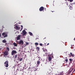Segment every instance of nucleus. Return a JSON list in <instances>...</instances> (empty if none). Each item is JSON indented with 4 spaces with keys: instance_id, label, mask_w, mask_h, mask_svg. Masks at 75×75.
I'll return each instance as SVG.
<instances>
[{
    "instance_id": "1a4fd4ad",
    "label": "nucleus",
    "mask_w": 75,
    "mask_h": 75,
    "mask_svg": "<svg viewBox=\"0 0 75 75\" xmlns=\"http://www.w3.org/2000/svg\"><path fill=\"white\" fill-rule=\"evenodd\" d=\"M48 60H49V61H51V57H49Z\"/></svg>"
},
{
    "instance_id": "f8f14e48",
    "label": "nucleus",
    "mask_w": 75,
    "mask_h": 75,
    "mask_svg": "<svg viewBox=\"0 0 75 75\" xmlns=\"http://www.w3.org/2000/svg\"><path fill=\"white\" fill-rule=\"evenodd\" d=\"M36 50H37V51H39L40 50V48H39V47H37L36 48Z\"/></svg>"
},
{
    "instance_id": "49530a36",
    "label": "nucleus",
    "mask_w": 75,
    "mask_h": 75,
    "mask_svg": "<svg viewBox=\"0 0 75 75\" xmlns=\"http://www.w3.org/2000/svg\"><path fill=\"white\" fill-rule=\"evenodd\" d=\"M71 45V46H72V45Z\"/></svg>"
},
{
    "instance_id": "0eeeda50",
    "label": "nucleus",
    "mask_w": 75,
    "mask_h": 75,
    "mask_svg": "<svg viewBox=\"0 0 75 75\" xmlns=\"http://www.w3.org/2000/svg\"><path fill=\"white\" fill-rule=\"evenodd\" d=\"M22 33H23V35H25L26 34V31L25 30H23L22 31Z\"/></svg>"
},
{
    "instance_id": "aec40b11",
    "label": "nucleus",
    "mask_w": 75,
    "mask_h": 75,
    "mask_svg": "<svg viewBox=\"0 0 75 75\" xmlns=\"http://www.w3.org/2000/svg\"><path fill=\"white\" fill-rule=\"evenodd\" d=\"M43 52H45V49H43Z\"/></svg>"
},
{
    "instance_id": "7ed1b4c3",
    "label": "nucleus",
    "mask_w": 75,
    "mask_h": 75,
    "mask_svg": "<svg viewBox=\"0 0 75 75\" xmlns=\"http://www.w3.org/2000/svg\"><path fill=\"white\" fill-rule=\"evenodd\" d=\"M14 28H15V29H16L17 30H20V27L16 25V27H14Z\"/></svg>"
},
{
    "instance_id": "c03bdc74",
    "label": "nucleus",
    "mask_w": 75,
    "mask_h": 75,
    "mask_svg": "<svg viewBox=\"0 0 75 75\" xmlns=\"http://www.w3.org/2000/svg\"><path fill=\"white\" fill-rule=\"evenodd\" d=\"M67 6H68V4L67 3Z\"/></svg>"
},
{
    "instance_id": "b1692460",
    "label": "nucleus",
    "mask_w": 75,
    "mask_h": 75,
    "mask_svg": "<svg viewBox=\"0 0 75 75\" xmlns=\"http://www.w3.org/2000/svg\"><path fill=\"white\" fill-rule=\"evenodd\" d=\"M69 60L70 61H72V59H69Z\"/></svg>"
},
{
    "instance_id": "7c9ffc66",
    "label": "nucleus",
    "mask_w": 75,
    "mask_h": 75,
    "mask_svg": "<svg viewBox=\"0 0 75 75\" xmlns=\"http://www.w3.org/2000/svg\"><path fill=\"white\" fill-rule=\"evenodd\" d=\"M23 28H22L21 29V30H20V31H21L22 30H23Z\"/></svg>"
},
{
    "instance_id": "f704fd0d",
    "label": "nucleus",
    "mask_w": 75,
    "mask_h": 75,
    "mask_svg": "<svg viewBox=\"0 0 75 75\" xmlns=\"http://www.w3.org/2000/svg\"><path fill=\"white\" fill-rule=\"evenodd\" d=\"M74 71H75V69H74V70L73 71V72H74Z\"/></svg>"
},
{
    "instance_id": "a19ab883",
    "label": "nucleus",
    "mask_w": 75,
    "mask_h": 75,
    "mask_svg": "<svg viewBox=\"0 0 75 75\" xmlns=\"http://www.w3.org/2000/svg\"><path fill=\"white\" fill-rule=\"evenodd\" d=\"M37 39H38V38H37V39H36V40H37Z\"/></svg>"
},
{
    "instance_id": "a211bd4d",
    "label": "nucleus",
    "mask_w": 75,
    "mask_h": 75,
    "mask_svg": "<svg viewBox=\"0 0 75 75\" xmlns=\"http://www.w3.org/2000/svg\"><path fill=\"white\" fill-rule=\"evenodd\" d=\"M63 71H62V72H61L60 73V75H63V74H63Z\"/></svg>"
},
{
    "instance_id": "423d86ee",
    "label": "nucleus",
    "mask_w": 75,
    "mask_h": 75,
    "mask_svg": "<svg viewBox=\"0 0 75 75\" xmlns=\"http://www.w3.org/2000/svg\"><path fill=\"white\" fill-rule=\"evenodd\" d=\"M20 37H21V35H18V37H17V40H20Z\"/></svg>"
},
{
    "instance_id": "c85d7f7f",
    "label": "nucleus",
    "mask_w": 75,
    "mask_h": 75,
    "mask_svg": "<svg viewBox=\"0 0 75 75\" xmlns=\"http://www.w3.org/2000/svg\"><path fill=\"white\" fill-rule=\"evenodd\" d=\"M26 45H28V43L27 42H26Z\"/></svg>"
},
{
    "instance_id": "79ce46f5",
    "label": "nucleus",
    "mask_w": 75,
    "mask_h": 75,
    "mask_svg": "<svg viewBox=\"0 0 75 75\" xmlns=\"http://www.w3.org/2000/svg\"><path fill=\"white\" fill-rule=\"evenodd\" d=\"M45 11H46V8H45Z\"/></svg>"
},
{
    "instance_id": "2eb2a0df",
    "label": "nucleus",
    "mask_w": 75,
    "mask_h": 75,
    "mask_svg": "<svg viewBox=\"0 0 75 75\" xmlns=\"http://www.w3.org/2000/svg\"><path fill=\"white\" fill-rule=\"evenodd\" d=\"M29 34L31 35V36L33 35V33H32L31 32H29Z\"/></svg>"
},
{
    "instance_id": "bb28decb",
    "label": "nucleus",
    "mask_w": 75,
    "mask_h": 75,
    "mask_svg": "<svg viewBox=\"0 0 75 75\" xmlns=\"http://www.w3.org/2000/svg\"><path fill=\"white\" fill-rule=\"evenodd\" d=\"M16 33H18V34H19V32H18V31H16V33Z\"/></svg>"
},
{
    "instance_id": "37998d69",
    "label": "nucleus",
    "mask_w": 75,
    "mask_h": 75,
    "mask_svg": "<svg viewBox=\"0 0 75 75\" xmlns=\"http://www.w3.org/2000/svg\"><path fill=\"white\" fill-rule=\"evenodd\" d=\"M74 40L75 41V38H74Z\"/></svg>"
},
{
    "instance_id": "39448f33",
    "label": "nucleus",
    "mask_w": 75,
    "mask_h": 75,
    "mask_svg": "<svg viewBox=\"0 0 75 75\" xmlns=\"http://www.w3.org/2000/svg\"><path fill=\"white\" fill-rule=\"evenodd\" d=\"M44 7L42 6L40 8H39V10L40 11H43L44 10Z\"/></svg>"
},
{
    "instance_id": "473e14b6",
    "label": "nucleus",
    "mask_w": 75,
    "mask_h": 75,
    "mask_svg": "<svg viewBox=\"0 0 75 75\" xmlns=\"http://www.w3.org/2000/svg\"><path fill=\"white\" fill-rule=\"evenodd\" d=\"M21 28H23V26L22 25H21Z\"/></svg>"
},
{
    "instance_id": "f03ea898",
    "label": "nucleus",
    "mask_w": 75,
    "mask_h": 75,
    "mask_svg": "<svg viewBox=\"0 0 75 75\" xmlns=\"http://www.w3.org/2000/svg\"><path fill=\"white\" fill-rule=\"evenodd\" d=\"M15 54H17V52L16 50H13L11 52V55H13Z\"/></svg>"
},
{
    "instance_id": "e433bc0d",
    "label": "nucleus",
    "mask_w": 75,
    "mask_h": 75,
    "mask_svg": "<svg viewBox=\"0 0 75 75\" xmlns=\"http://www.w3.org/2000/svg\"><path fill=\"white\" fill-rule=\"evenodd\" d=\"M1 33H0V37H1Z\"/></svg>"
},
{
    "instance_id": "4be33fe9",
    "label": "nucleus",
    "mask_w": 75,
    "mask_h": 75,
    "mask_svg": "<svg viewBox=\"0 0 75 75\" xmlns=\"http://www.w3.org/2000/svg\"><path fill=\"white\" fill-rule=\"evenodd\" d=\"M7 37V35H6L4 36V38H5L6 37Z\"/></svg>"
},
{
    "instance_id": "f257e3e1",
    "label": "nucleus",
    "mask_w": 75,
    "mask_h": 75,
    "mask_svg": "<svg viewBox=\"0 0 75 75\" xmlns=\"http://www.w3.org/2000/svg\"><path fill=\"white\" fill-rule=\"evenodd\" d=\"M4 64L5 65V67L6 68H8V60H6L5 62L4 63Z\"/></svg>"
},
{
    "instance_id": "f3484780",
    "label": "nucleus",
    "mask_w": 75,
    "mask_h": 75,
    "mask_svg": "<svg viewBox=\"0 0 75 75\" xmlns=\"http://www.w3.org/2000/svg\"><path fill=\"white\" fill-rule=\"evenodd\" d=\"M35 45H38V43L37 42H36L35 43Z\"/></svg>"
},
{
    "instance_id": "6e6552de",
    "label": "nucleus",
    "mask_w": 75,
    "mask_h": 75,
    "mask_svg": "<svg viewBox=\"0 0 75 75\" xmlns=\"http://www.w3.org/2000/svg\"><path fill=\"white\" fill-rule=\"evenodd\" d=\"M4 54L5 55H8V52L6 51L4 52Z\"/></svg>"
},
{
    "instance_id": "6ab92c4d",
    "label": "nucleus",
    "mask_w": 75,
    "mask_h": 75,
    "mask_svg": "<svg viewBox=\"0 0 75 75\" xmlns=\"http://www.w3.org/2000/svg\"><path fill=\"white\" fill-rule=\"evenodd\" d=\"M40 61H38L37 62V64H38V65H39L40 64Z\"/></svg>"
},
{
    "instance_id": "20e7f679",
    "label": "nucleus",
    "mask_w": 75,
    "mask_h": 75,
    "mask_svg": "<svg viewBox=\"0 0 75 75\" xmlns=\"http://www.w3.org/2000/svg\"><path fill=\"white\" fill-rule=\"evenodd\" d=\"M23 43L24 42L22 40H20L19 42H18V44H21L22 45H23Z\"/></svg>"
},
{
    "instance_id": "ea45409f",
    "label": "nucleus",
    "mask_w": 75,
    "mask_h": 75,
    "mask_svg": "<svg viewBox=\"0 0 75 75\" xmlns=\"http://www.w3.org/2000/svg\"><path fill=\"white\" fill-rule=\"evenodd\" d=\"M34 51V50H32V51Z\"/></svg>"
},
{
    "instance_id": "a878e982",
    "label": "nucleus",
    "mask_w": 75,
    "mask_h": 75,
    "mask_svg": "<svg viewBox=\"0 0 75 75\" xmlns=\"http://www.w3.org/2000/svg\"><path fill=\"white\" fill-rule=\"evenodd\" d=\"M65 61L66 62H68V59H65Z\"/></svg>"
},
{
    "instance_id": "de8ad7c7",
    "label": "nucleus",
    "mask_w": 75,
    "mask_h": 75,
    "mask_svg": "<svg viewBox=\"0 0 75 75\" xmlns=\"http://www.w3.org/2000/svg\"><path fill=\"white\" fill-rule=\"evenodd\" d=\"M66 58H67V57H66Z\"/></svg>"
},
{
    "instance_id": "58836bf2",
    "label": "nucleus",
    "mask_w": 75,
    "mask_h": 75,
    "mask_svg": "<svg viewBox=\"0 0 75 75\" xmlns=\"http://www.w3.org/2000/svg\"><path fill=\"white\" fill-rule=\"evenodd\" d=\"M51 11L52 12V13H53V12H54V11L55 12V11Z\"/></svg>"
},
{
    "instance_id": "c756f323",
    "label": "nucleus",
    "mask_w": 75,
    "mask_h": 75,
    "mask_svg": "<svg viewBox=\"0 0 75 75\" xmlns=\"http://www.w3.org/2000/svg\"><path fill=\"white\" fill-rule=\"evenodd\" d=\"M70 1L72 2V1H73V0H70Z\"/></svg>"
},
{
    "instance_id": "09e8293b",
    "label": "nucleus",
    "mask_w": 75,
    "mask_h": 75,
    "mask_svg": "<svg viewBox=\"0 0 75 75\" xmlns=\"http://www.w3.org/2000/svg\"><path fill=\"white\" fill-rule=\"evenodd\" d=\"M0 50H1V49H0Z\"/></svg>"
},
{
    "instance_id": "393cba45",
    "label": "nucleus",
    "mask_w": 75,
    "mask_h": 75,
    "mask_svg": "<svg viewBox=\"0 0 75 75\" xmlns=\"http://www.w3.org/2000/svg\"><path fill=\"white\" fill-rule=\"evenodd\" d=\"M39 45L41 46H42V43H40L39 44Z\"/></svg>"
},
{
    "instance_id": "8fccbe9b",
    "label": "nucleus",
    "mask_w": 75,
    "mask_h": 75,
    "mask_svg": "<svg viewBox=\"0 0 75 75\" xmlns=\"http://www.w3.org/2000/svg\"><path fill=\"white\" fill-rule=\"evenodd\" d=\"M58 75H60V74H58Z\"/></svg>"
},
{
    "instance_id": "5701e85b",
    "label": "nucleus",
    "mask_w": 75,
    "mask_h": 75,
    "mask_svg": "<svg viewBox=\"0 0 75 75\" xmlns=\"http://www.w3.org/2000/svg\"><path fill=\"white\" fill-rule=\"evenodd\" d=\"M2 35H3V36L4 35H5V33H2Z\"/></svg>"
},
{
    "instance_id": "4c0bfd02",
    "label": "nucleus",
    "mask_w": 75,
    "mask_h": 75,
    "mask_svg": "<svg viewBox=\"0 0 75 75\" xmlns=\"http://www.w3.org/2000/svg\"><path fill=\"white\" fill-rule=\"evenodd\" d=\"M45 45H46V43H45Z\"/></svg>"
},
{
    "instance_id": "2f4dec72",
    "label": "nucleus",
    "mask_w": 75,
    "mask_h": 75,
    "mask_svg": "<svg viewBox=\"0 0 75 75\" xmlns=\"http://www.w3.org/2000/svg\"><path fill=\"white\" fill-rule=\"evenodd\" d=\"M50 45V43H47V45Z\"/></svg>"
},
{
    "instance_id": "9d476101",
    "label": "nucleus",
    "mask_w": 75,
    "mask_h": 75,
    "mask_svg": "<svg viewBox=\"0 0 75 75\" xmlns=\"http://www.w3.org/2000/svg\"><path fill=\"white\" fill-rule=\"evenodd\" d=\"M70 55L71 56V57H74V56H75V55H74V54H73L71 52L70 53Z\"/></svg>"
},
{
    "instance_id": "412c9836",
    "label": "nucleus",
    "mask_w": 75,
    "mask_h": 75,
    "mask_svg": "<svg viewBox=\"0 0 75 75\" xmlns=\"http://www.w3.org/2000/svg\"><path fill=\"white\" fill-rule=\"evenodd\" d=\"M6 49L8 51H9L10 50V49H9V48L7 47L6 48Z\"/></svg>"
},
{
    "instance_id": "c9c22d12",
    "label": "nucleus",
    "mask_w": 75,
    "mask_h": 75,
    "mask_svg": "<svg viewBox=\"0 0 75 75\" xmlns=\"http://www.w3.org/2000/svg\"><path fill=\"white\" fill-rule=\"evenodd\" d=\"M69 57H71V55H70V54H69Z\"/></svg>"
},
{
    "instance_id": "72a5a7b5",
    "label": "nucleus",
    "mask_w": 75,
    "mask_h": 75,
    "mask_svg": "<svg viewBox=\"0 0 75 75\" xmlns=\"http://www.w3.org/2000/svg\"><path fill=\"white\" fill-rule=\"evenodd\" d=\"M18 59H20V58H19V57H18Z\"/></svg>"
},
{
    "instance_id": "a18cd8bd",
    "label": "nucleus",
    "mask_w": 75,
    "mask_h": 75,
    "mask_svg": "<svg viewBox=\"0 0 75 75\" xmlns=\"http://www.w3.org/2000/svg\"><path fill=\"white\" fill-rule=\"evenodd\" d=\"M71 48H72V47H71Z\"/></svg>"
},
{
    "instance_id": "ddd939ff",
    "label": "nucleus",
    "mask_w": 75,
    "mask_h": 75,
    "mask_svg": "<svg viewBox=\"0 0 75 75\" xmlns=\"http://www.w3.org/2000/svg\"><path fill=\"white\" fill-rule=\"evenodd\" d=\"M22 60H23V58H21L19 59H18V61H22Z\"/></svg>"
},
{
    "instance_id": "cd10ccee",
    "label": "nucleus",
    "mask_w": 75,
    "mask_h": 75,
    "mask_svg": "<svg viewBox=\"0 0 75 75\" xmlns=\"http://www.w3.org/2000/svg\"><path fill=\"white\" fill-rule=\"evenodd\" d=\"M17 54H16V55H15V58H17Z\"/></svg>"
},
{
    "instance_id": "4468645a",
    "label": "nucleus",
    "mask_w": 75,
    "mask_h": 75,
    "mask_svg": "<svg viewBox=\"0 0 75 75\" xmlns=\"http://www.w3.org/2000/svg\"><path fill=\"white\" fill-rule=\"evenodd\" d=\"M2 42L4 43H6V40H3L2 41Z\"/></svg>"
},
{
    "instance_id": "9b49d317",
    "label": "nucleus",
    "mask_w": 75,
    "mask_h": 75,
    "mask_svg": "<svg viewBox=\"0 0 75 75\" xmlns=\"http://www.w3.org/2000/svg\"><path fill=\"white\" fill-rule=\"evenodd\" d=\"M13 44L14 45V46H15V47H17V45L16 43L14 42L13 43Z\"/></svg>"
},
{
    "instance_id": "dca6fc26",
    "label": "nucleus",
    "mask_w": 75,
    "mask_h": 75,
    "mask_svg": "<svg viewBox=\"0 0 75 75\" xmlns=\"http://www.w3.org/2000/svg\"><path fill=\"white\" fill-rule=\"evenodd\" d=\"M69 8H70V10H72V6H70Z\"/></svg>"
}]
</instances>
